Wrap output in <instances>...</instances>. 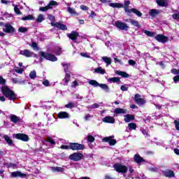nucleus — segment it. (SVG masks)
<instances>
[{"instance_id":"obj_1","label":"nucleus","mask_w":179,"mask_h":179,"mask_svg":"<svg viewBox=\"0 0 179 179\" xmlns=\"http://www.w3.org/2000/svg\"><path fill=\"white\" fill-rule=\"evenodd\" d=\"M1 93L10 101H15L17 99V95L13 92L10 88L7 86H3L1 87Z\"/></svg>"},{"instance_id":"obj_2","label":"nucleus","mask_w":179,"mask_h":179,"mask_svg":"<svg viewBox=\"0 0 179 179\" xmlns=\"http://www.w3.org/2000/svg\"><path fill=\"white\" fill-rule=\"evenodd\" d=\"M39 55L42 57V58H45V59H48V61H52V62H55V61L58 60V58L55 57V55L44 52H40Z\"/></svg>"},{"instance_id":"obj_3","label":"nucleus","mask_w":179,"mask_h":179,"mask_svg":"<svg viewBox=\"0 0 179 179\" xmlns=\"http://www.w3.org/2000/svg\"><path fill=\"white\" fill-rule=\"evenodd\" d=\"M113 168L117 173H122L123 174H125L128 171V167L121 164H115Z\"/></svg>"},{"instance_id":"obj_4","label":"nucleus","mask_w":179,"mask_h":179,"mask_svg":"<svg viewBox=\"0 0 179 179\" xmlns=\"http://www.w3.org/2000/svg\"><path fill=\"white\" fill-rule=\"evenodd\" d=\"M69 159L73 162H80L83 159V154L80 152H74L69 155Z\"/></svg>"},{"instance_id":"obj_5","label":"nucleus","mask_w":179,"mask_h":179,"mask_svg":"<svg viewBox=\"0 0 179 179\" xmlns=\"http://www.w3.org/2000/svg\"><path fill=\"white\" fill-rule=\"evenodd\" d=\"M20 55H23L24 57H26L27 58H30L31 57H36V54H34V52H33L27 49H25L24 50H20Z\"/></svg>"},{"instance_id":"obj_6","label":"nucleus","mask_w":179,"mask_h":179,"mask_svg":"<svg viewBox=\"0 0 179 179\" xmlns=\"http://www.w3.org/2000/svg\"><path fill=\"white\" fill-rule=\"evenodd\" d=\"M155 40H157V41H159V43H162V44H166V43L169 41V37L163 34H158L155 36Z\"/></svg>"},{"instance_id":"obj_7","label":"nucleus","mask_w":179,"mask_h":179,"mask_svg":"<svg viewBox=\"0 0 179 179\" xmlns=\"http://www.w3.org/2000/svg\"><path fill=\"white\" fill-rule=\"evenodd\" d=\"M15 138L16 139H19L20 141H22L23 142H29V140L30 139L29 138V136H27V134H15Z\"/></svg>"},{"instance_id":"obj_8","label":"nucleus","mask_w":179,"mask_h":179,"mask_svg":"<svg viewBox=\"0 0 179 179\" xmlns=\"http://www.w3.org/2000/svg\"><path fill=\"white\" fill-rule=\"evenodd\" d=\"M70 149L72 150H83L85 149V145L76 143H71Z\"/></svg>"},{"instance_id":"obj_9","label":"nucleus","mask_w":179,"mask_h":179,"mask_svg":"<svg viewBox=\"0 0 179 179\" xmlns=\"http://www.w3.org/2000/svg\"><path fill=\"white\" fill-rule=\"evenodd\" d=\"M3 31H4V33L12 34L15 33V29L10 24L8 23L4 25Z\"/></svg>"},{"instance_id":"obj_10","label":"nucleus","mask_w":179,"mask_h":179,"mask_svg":"<svg viewBox=\"0 0 179 179\" xmlns=\"http://www.w3.org/2000/svg\"><path fill=\"white\" fill-rule=\"evenodd\" d=\"M115 26L120 29V30H128L129 27L124 22L117 21L115 22Z\"/></svg>"},{"instance_id":"obj_11","label":"nucleus","mask_w":179,"mask_h":179,"mask_svg":"<svg viewBox=\"0 0 179 179\" xmlns=\"http://www.w3.org/2000/svg\"><path fill=\"white\" fill-rule=\"evenodd\" d=\"M134 100L138 106H143V104L146 103L145 99L141 98V96L138 94H136L135 95Z\"/></svg>"},{"instance_id":"obj_12","label":"nucleus","mask_w":179,"mask_h":179,"mask_svg":"<svg viewBox=\"0 0 179 179\" xmlns=\"http://www.w3.org/2000/svg\"><path fill=\"white\" fill-rule=\"evenodd\" d=\"M67 37H69V38H70L71 40L76 43V40L78 37H79V33H78L77 31H71V34H67Z\"/></svg>"},{"instance_id":"obj_13","label":"nucleus","mask_w":179,"mask_h":179,"mask_svg":"<svg viewBox=\"0 0 179 179\" xmlns=\"http://www.w3.org/2000/svg\"><path fill=\"white\" fill-rule=\"evenodd\" d=\"M51 26H54L55 27H57V29H59L60 30H66V25L60 23V22H51Z\"/></svg>"},{"instance_id":"obj_14","label":"nucleus","mask_w":179,"mask_h":179,"mask_svg":"<svg viewBox=\"0 0 179 179\" xmlns=\"http://www.w3.org/2000/svg\"><path fill=\"white\" fill-rule=\"evenodd\" d=\"M103 122H106L108 124H114L115 122V119L111 116H106L102 120Z\"/></svg>"},{"instance_id":"obj_15","label":"nucleus","mask_w":179,"mask_h":179,"mask_svg":"<svg viewBox=\"0 0 179 179\" xmlns=\"http://www.w3.org/2000/svg\"><path fill=\"white\" fill-rule=\"evenodd\" d=\"M11 177H20L21 178H26V177H27V175H26V173H22V172L20 171H15L11 173Z\"/></svg>"},{"instance_id":"obj_16","label":"nucleus","mask_w":179,"mask_h":179,"mask_svg":"<svg viewBox=\"0 0 179 179\" xmlns=\"http://www.w3.org/2000/svg\"><path fill=\"white\" fill-rule=\"evenodd\" d=\"M57 117L60 120H64L65 118H70L71 115H69V113H68L67 112L62 111L57 114Z\"/></svg>"},{"instance_id":"obj_17","label":"nucleus","mask_w":179,"mask_h":179,"mask_svg":"<svg viewBox=\"0 0 179 179\" xmlns=\"http://www.w3.org/2000/svg\"><path fill=\"white\" fill-rule=\"evenodd\" d=\"M156 3L158 6H162V8L169 6V1L167 0H156Z\"/></svg>"},{"instance_id":"obj_18","label":"nucleus","mask_w":179,"mask_h":179,"mask_svg":"<svg viewBox=\"0 0 179 179\" xmlns=\"http://www.w3.org/2000/svg\"><path fill=\"white\" fill-rule=\"evenodd\" d=\"M134 159V162H136L137 164H141V163H143L145 162V159L139 155H135Z\"/></svg>"},{"instance_id":"obj_19","label":"nucleus","mask_w":179,"mask_h":179,"mask_svg":"<svg viewBox=\"0 0 179 179\" xmlns=\"http://www.w3.org/2000/svg\"><path fill=\"white\" fill-rule=\"evenodd\" d=\"M113 137H106L103 138L104 142H108L109 145L110 146H114L115 143H117V141L115 139H112Z\"/></svg>"},{"instance_id":"obj_20","label":"nucleus","mask_w":179,"mask_h":179,"mask_svg":"<svg viewBox=\"0 0 179 179\" xmlns=\"http://www.w3.org/2000/svg\"><path fill=\"white\" fill-rule=\"evenodd\" d=\"M127 109L117 108L114 110L113 113L115 115H118V114H127Z\"/></svg>"},{"instance_id":"obj_21","label":"nucleus","mask_w":179,"mask_h":179,"mask_svg":"<svg viewBox=\"0 0 179 179\" xmlns=\"http://www.w3.org/2000/svg\"><path fill=\"white\" fill-rule=\"evenodd\" d=\"M131 13H135L136 16H138V17H141L142 16V13L141 11L138 10L136 8H131L129 10V13H127V15L129 16Z\"/></svg>"},{"instance_id":"obj_22","label":"nucleus","mask_w":179,"mask_h":179,"mask_svg":"<svg viewBox=\"0 0 179 179\" xmlns=\"http://www.w3.org/2000/svg\"><path fill=\"white\" fill-rule=\"evenodd\" d=\"M129 5H131V1L129 0H125L124 5L123 6V8H124L126 13H129L130 10H131L129 8Z\"/></svg>"},{"instance_id":"obj_23","label":"nucleus","mask_w":179,"mask_h":179,"mask_svg":"<svg viewBox=\"0 0 179 179\" xmlns=\"http://www.w3.org/2000/svg\"><path fill=\"white\" fill-rule=\"evenodd\" d=\"M135 129H136V124L129 123L128 128L126 129V132H129L131 131H135Z\"/></svg>"},{"instance_id":"obj_24","label":"nucleus","mask_w":179,"mask_h":179,"mask_svg":"<svg viewBox=\"0 0 179 179\" xmlns=\"http://www.w3.org/2000/svg\"><path fill=\"white\" fill-rule=\"evenodd\" d=\"M10 120L11 122H14V124H17L20 121V117L16 116L15 115H10Z\"/></svg>"},{"instance_id":"obj_25","label":"nucleus","mask_w":179,"mask_h":179,"mask_svg":"<svg viewBox=\"0 0 179 179\" xmlns=\"http://www.w3.org/2000/svg\"><path fill=\"white\" fill-rule=\"evenodd\" d=\"M133 120H135V116H134V115L127 114L124 115V121L126 122H131Z\"/></svg>"},{"instance_id":"obj_26","label":"nucleus","mask_w":179,"mask_h":179,"mask_svg":"<svg viewBox=\"0 0 179 179\" xmlns=\"http://www.w3.org/2000/svg\"><path fill=\"white\" fill-rule=\"evenodd\" d=\"M56 6H58V2L55 1H50L48 4L49 9H52L53 8H56Z\"/></svg>"},{"instance_id":"obj_27","label":"nucleus","mask_w":179,"mask_h":179,"mask_svg":"<svg viewBox=\"0 0 179 179\" xmlns=\"http://www.w3.org/2000/svg\"><path fill=\"white\" fill-rule=\"evenodd\" d=\"M108 5L111 8H124V4L120 3H110Z\"/></svg>"},{"instance_id":"obj_28","label":"nucleus","mask_w":179,"mask_h":179,"mask_svg":"<svg viewBox=\"0 0 179 179\" xmlns=\"http://www.w3.org/2000/svg\"><path fill=\"white\" fill-rule=\"evenodd\" d=\"M69 80H71V73H66L65 78L63 79L64 85H68Z\"/></svg>"},{"instance_id":"obj_29","label":"nucleus","mask_w":179,"mask_h":179,"mask_svg":"<svg viewBox=\"0 0 179 179\" xmlns=\"http://www.w3.org/2000/svg\"><path fill=\"white\" fill-rule=\"evenodd\" d=\"M160 13V10L157 9H152L150 10V15L152 16V17H155V16H157Z\"/></svg>"},{"instance_id":"obj_30","label":"nucleus","mask_w":179,"mask_h":179,"mask_svg":"<svg viewBox=\"0 0 179 179\" xmlns=\"http://www.w3.org/2000/svg\"><path fill=\"white\" fill-rule=\"evenodd\" d=\"M45 20V17L43 14H39L36 19V23H41Z\"/></svg>"},{"instance_id":"obj_31","label":"nucleus","mask_w":179,"mask_h":179,"mask_svg":"<svg viewBox=\"0 0 179 179\" xmlns=\"http://www.w3.org/2000/svg\"><path fill=\"white\" fill-rule=\"evenodd\" d=\"M115 73H116V75H119L120 76H122V78H129V74L127 73V72L116 71Z\"/></svg>"},{"instance_id":"obj_32","label":"nucleus","mask_w":179,"mask_h":179,"mask_svg":"<svg viewBox=\"0 0 179 179\" xmlns=\"http://www.w3.org/2000/svg\"><path fill=\"white\" fill-rule=\"evenodd\" d=\"M3 138L9 146H12L13 145V141L8 135H4Z\"/></svg>"},{"instance_id":"obj_33","label":"nucleus","mask_w":179,"mask_h":179,"mask_svg":"<svg viewBox=\"0 0 179 179\" xmlns=\"http://www.w3.org/2000/svg\"><path fill=\"white\" fill-rule=\"evenodd\" d=\"M94 73L104 75V73H106V70L104 69H102L101 67H98L96 69H94Z\"/></svg>"},{"instance_id":"obj_34","label":"nucleus","mask_w":179,"mask_h":179,"mask_svg":"<svg viewBox=\"0 0 179 179\" xmlns=\"http://www.w3.org/2000/svg\"><path fill=\"white\" fill-rule=\"evenodd\" d=\"M102 60L103 61V62H105V64H106L108 66V65H111V58L108 57H103Z\"/></svg>"},{"instance_id":"obj_35","label":"nucleus","mask_w":179,"mask_h":179,"mask_svg":"<svg viewBox=\"0 0 179 179\" xmlns=\"http://www.w3.org/2000/svg\"><path fill=\"white\" fill-rule=\"evenodd\" d=\"M165 177H169V178H173L174 177V172L173 171H167L164 172Z\"/></svg>"},{"instance_id":"obj_36","label":"nucleus","mask_w":179,"mask_h":179,"mask_svg":"<svg viewBox=\"0 0 179 179\" xmlns=\"http://www.w3.org/2000/svg\"><path fill=\"white\" fill-rule=\"evenodd\" d=\"M89 85H91V86H94V87H98L99 86L100 83H99L97 81L94 80H90L88 82Z\"/></svg>"},{"instance_id":"obj_37","label":"nucleus","mask_w":179,"mask_h":179,"mask_svg":"<svg viewBox=\"0 0 179 179\" xmlns=\"http://www.w3.org/2000/svg\"><path fill=\"white\" fill-rule=\"evenodd\" d=\"M62 65L64 67L65 73H71V71H68V69L69 68V64L62 63Z\"/></svg>"},{"instance_id":"obj_38","label":"nucleus","mask_w":179,"mask_h":179,"mask_svg":"<svg viewBox=\"0 0 179 179\" xmlns=\"http://www.w3.org/2000/svg\"><path fill=\"white\" fill-rule=\"evenodd\" d=\"M67 12H69L70 15H78V13H76V10H75V8H73L68 7Z\"/></svg>"},{"instance_id":"obj_39","label":"nucleus","mask_w":179,"mask_h":179,"mask_svg":"<svg viewBox=\"0 0 179 179\" xmlns=\"http://www.w3.org/2000/svg\"><path fill=\"white\" fill-rule=\"evenodd\" d=\"M130 23L133 26H135L136 27H141V25L139 24V22L135 20H130Z\"/></svg>"},{"instance_id":"obj_40","label":"nucleus","mask_w":179,"mask_h":179,"mask_svg":"<svg viewBox=\"0 0 179 179\" xmlns=\"http://www.w3.org/2000/svg\"><path fill=\"white\" fill-rule=\"evenodd\" d=\"M99 87L105 90V92H109L110 90L108 85L106 84H99Z\"/></svg>"},{"instance_id":"obj_41","label":"nucleus","mask_w":179,"mask_h":179,"mask_svg":"<svg viewBox=\"0 0 179 179\" xmlns=\"http://www.w3.org/2000/svg\"><path fill=\"white\" fill-rule=\"evenodd\" d=\"M36 77H37V73L36 72V71L34 70L29 73L30 79H36Z\"/></svg>"},{"instance_id":"obj_42","label":"nucleus","mask_w":179,"mask_h":179,"mask_svg":"<svg viewBox=\"0 0 179 179\" xmlns=\"http://www.w3.org/2000/svg\"><path fill=\"white\" fill-rule=\"evenodd\" d=\"M108 81L113 82V83H115L117 82H120V78H118V77L110 78H108Z\"/></svg>"},{"instance_id":"obj_43","label":"nucleus","mask_w":179,"mask_h":179,"mask_svg":"<svg viewBox=\"0 0 179 179\" xmlns=\"http://www.w3.org/2000/svg\"><path fill=\"white\" fill-rule=\"evenodd\" d=\"M34 20V17H33L32 15H29L22 18V20Z\"/></svg>"},{"instance_id":"obj_44","label":"nucleus","mask_w":179,"mask_h":179,"mask_svg":"<svg viewBox=\"0 0 179 179\" xmlns=\"http://www.w3.org/2000/svg\"><path fill=\"white\" fill-rule=\"evenodd\" d=\"M144 33L145 34H146V36H148V37H155V32L145 30Z\"/></svg>"},{"instance_id":"obj_45","label":"nucleus","mask_w":179,"mask_h":179,"mask_svg":"<svg viewBox=\"0 0 179 179\" xmlns=\"http://www.w3.org/2000/svg\"><path fill=\"white\" fill-rule=\"evenodd\" d=\"M14 71H15V72H16V73H20V74H22V73H23V72H24V69L19 68V67H15Z\"/></svg>"},{"instance_id":"obj_46","label":"nucleus","mask_w":179,"mask_h":179,"mask_svg":"<svg viewBox=\"0 0 179 179\" xmlns=\"http://www.w3.org/2000/svg\"><path fill=\"white\" fill-rule=\"evenodd\" d=\"M46 141L47 142H49L50 145H55L57 143L52 137H48Z\"/></svg>"},{"instance_id":"obj_47","label":"nucleus","mask_w":179,"mask_h":179,"mask_svg":"<svg viewBox=\"0 0 179 179\" xmlns=\"http://www.w3.org/2000/svg\"><path fill=\"white\" fill-rule=\"evenodd\" d=\"M14 6V12L16 13V15H22V13L20 12V10L16 5H13Z\"/></svg>"},{"instance_id":"obj_48","label":"nucleus","mask_w":179,"mask_h":179,"mask_svg":"<svg viewBox=\"0 0 179 179\" xmlns=\"http://www.w3.org/2000/svg\"><path fill=\"white\" fill-rule=\"evenodd\" d=\"M87 141H88V142H90L92 143L94 142V137L92 135H88L87 136Z\"/></svg>"},{"instance_id":"obj_49","label":"nucleus","mask_w":179,"mask_h":179,"mask_svg":"<svg viewBox=\"0 0 179 179\" xmlns=\"http://www.w3.org/2000/svg\"><path fill=\"white\" fill-rule=\"evenodd\" d=\"M176 131H179V119L175 120L173 122Z\"/></svg>"},{"instance_id":"obj_50","label":"nucleus","mask_w":179,"mask_h":179,"mask_svg":"<svg viewBox=\"0 0 179 179\" xmlns=\"http://www.w3.org/2000/svg\"><path fill=\"white\" fill-rule=\"evenodd\" d=\"M50 10L48 6H46L45 7H40L39 10L41 12H47V10Z\"/></svg>"},{"instance_id":"obj_51","label":"nucleus","mask_w":179,"mask_h":179,"mask_svg":"<svg viewBox=\"0 0 179 179\" xmlns=\"http://www.w3.org/2000/svg\"><path fill=\"white\" fill-rule=\"evenodd\" d=\"M18 31L20 33H26V31H27V28L21 27L18 29Z\"/></svg>"},{"instance_id":"obj_52","label":"nucleus","mask_w":179,"mask_h":179,"mask_svg":"<svg viewBox=\"0 0 179 179\" xmlns=\"http://www.w3.org/2000/svg\"><path fill=\"white\" fill-rule=\"evenodd\" d=\"M54 52H55L57 55H59L61 54V48L56 47Z\"/></svg>"},{"instance_id":"obj_53","label":"nucleus","mask_w":179,"mask_h":179,"mask_svg":"<svg viewBox=\"0 0 179 179\" xmlns=\"http://www.w3.org/2000/svg\"><path fill=\"white\" fill-rule=\"evenodd\" d=\"M65 107H66V108H73V107H75V103L71 102V103H69L65 105Z\"/></svg>"},{"instance_id":"obj_54","label":"nucleus","mask_w":179,"mask_h":179,"mask_svg":"<svg viewBox=\"0 0 179 179\" xmlns=\"http://www.w3.org/2000/svg\"><path fill=\"white\" fill-rule=\"evenodd\" d=\"M48 17L49 20H51L52 23H54V22H55V17L54 15H48Z\"/></svg>"},{"instance_id":"obj_55","label":"nucleus","mask_w":179,"mask_h":179,"mask_svg":"<svg viewBox=\"0 0 179 179\" xmlns=\"http://www.w3.org/2000/svg\"><path fill=\"white\" fill-rule=\"evenodd\" d=\"M52 170L53 171L59 172V171H62V168H61V167H52Z\"/></svg>"},{"instance_id":"obj_56","label":"nucleus","mask_w":179,"mask_h":179,"mask_svg":"<svg viewBox=\"0 0 179 179\" xmlns=\"http://www.w3.org/2000/svg\"><path fill=\"white\" fill-rule=\"evenodd\" d=\"M1 3H3L4 5H10L11 3L10 1L8 0H1Z\"/></svg>"},{"instance_id":"obj_57","label":"nucleus","mask_w":179,"mask_h":179,"mask_svg":"<svg viewBox=\"0 0 179 179\" xmlns=\"http://www.w3.org/2000/svg\"><path fill=\"white\" fill-rule=\"evenodd\" d=\"M136 64V62L134 61L133 59L129 60V65H131V66H134Z\"/></svg>"},{"instance_id":"obj_58","label":"nucleus","mask_w":179,"mask_h":179,"mask_svg":"<svg viewBox=\"0 0 179 179\" xmlns=\"http://www.w3.org/2000/svg\"><path fill=\"white\" fill-rule=\"evenodd\" d=\"M80 8L82 9V10H89V8L85 5H81Z\"/></svg>"},{"instance_id":"obj_59","label":"nucleus","mask_w":179,"mask_h":179,"mask_svg":"<svg viewBox=\"0 0 179 179\" xmlns=\"http://www.w3.org/2000/svg\"><path fill=\"white\" fill-rule=\"evenodd\" d=\"M100 105L99 103H94L90 106V108H99Z\"/></svg>"},{"instance_id":"obj_60","label":"nucleus","mask_w":179,"mask_h":179,"mask_svg":"<svg viewBox=\"0 0 179 179\" xmlns=\"http://www.w3.org/2000/svg\"><path fill=\"white\" fill-rule=\"evenodd\" d=\"M121 90L122 92H127L128 91V87L125 86V85H122L120 87Z\"/></svg>"},{"instance_id":"obj_61","label":"nucleus","mask_w":179,"mask_h":179,"mask_svg":"<svg viewBox=\"0 0 179 179\" xmlns=\"http://www.w3.org/2000/svg\"><path fill=\"white\" fill-rule=\"evenodd\" d=\"M31 47L34 48V50H37V43L36 42H33L31 45Z\"/></svg>"},{"instance_id":"obj_62","label":"nucleus","mask_w":179,"mask_h":179,"mask_svg":"<svg viewBox=\"0 0 179 179\" xmlns=\"http://www.w3.org/2000/svg\"><path fill=\"white\" fill-rule=\"evenodd\" d=\"M172 17L173 19H175V20H179V14H173Z\"/></svg>"},{"instance_id":"obj_63","label":"nucleus","mask_w":179,"mask_h":179,"mask_svg":"<svg viewBox=\"0 0 179 179\" xmlns=\"http://www.w3.org/2000/svg\"><path fill=\"white\" fill-rule=\"evenodd\" d=\"M43 85H44V86L48 87L50 86V82L48 80H45L43 82Z\"/></svg>"},{"instance_id":"obj_64","label":"nucleus","mask_w":179,"mask_h":179,"mask_svg":"<svg viewBox=\"0 0 179 179\" xmlns=\"http://www.w3.org/2000/svg\"><path fill=\"white\" fill-rule=\"evenodd\" d=\"M178 80H179V75L173 77V81L175 83H177V82H178Z\"/></svg>"}]
</instances>
